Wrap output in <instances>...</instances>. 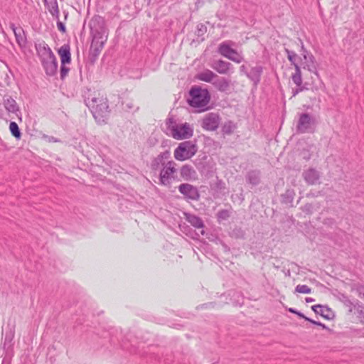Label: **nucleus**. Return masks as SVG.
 Segmentation results:
<instances>
[{"instance_id": "nucleus-17", "label": "nucleus", "mask_w": 364, "mask_h": 364, "mask_svg": "<svg viewBox=\"0 0 364 364\" xmlns=\"http://www.w3.org/2000/svg\"><path fill=\"white\" fill-rule=\"evenodd\" d=\"M213 85L221 92H227L230 87V80L225 77H215L212 82Z\"/></svg>"}, {"instance_id": "nucleus-4", "label": "nucleus", "mask_w": 364, "mask_h": 364, "mask_svg": "<svg viewBox=\"0 0 364 364\" xmlns=\"http://www.w3.org/2000/svg\"><path fill=\"white\" fill-rule=\"evenodd\" d=\"M197 151L196 143L192 141H185L180 143L174 150V158L178 161H183L193 157Z\"/></svg>"}, {"instance_id": "nucleus-47", "label": "nucleus", "mask_w": 364, "mask_h": 364, "mask_svg": "<svg viewBox=\"0 0 364 364\" xmlns=\"http://www.w3.org/2000/svg\"><path fill=\"white\" fill-rule=\"evenodd\" d=\"M305 300H306V303H311L315 301L314 299L311 298V297H306Z\"/></svg>"}, {"instance_id": "nucleus-5", "label": "nucleus", "mask_w": 364, "mask_h": 364, "mask_svg": "<svg viewBox=\"0 0 364 364\" xmlns=\"http://www.w3.org/2000/svg\"><path fill=\"white\" fill-rule=\"evenodd\" d=\"M316 121L308 113H301L296 124L297 133H312L314 132Z\"/></svg>"}, {"instance_id": "nucleus-27", "label": "nucleus", "mask_w": 364, "mask_h": 364, "mask_svg": "<svg viewBox=\"0 0 364 364\" xmlns=\"http://www.w3.org/2000/svg\"><path fill=\"white\" fill-rule=\"evenodd\" d=\"M295 72L291 75V80L296 86H300L302 84V75L299 66H296Z\"/></svg>"}, {"instance_id": "nucleus-45", "label": "nucleus", "mask_w": 364, "mask_h": 364, "mask_svg": "<svg viewBox=\"0 0 364 364\" xmlns=\"http://www.w3.org/2000/svg\"><path fill=\"white\" fill-rule=\"evenodd\" d=\"M123 105H124V107L128 110H132L134 108V105L132 102H124Z\"/></svg>"}, {"instance_id": "nucleus-35", "label": "nucleus", "mask_w": 364, "mask_h": 364, "mask_svg": "<svg viewBox=\"0 0 364 364\" xmlns=\"http://www.w3.org/2000/svg\"><path fill=\"white\" fill-rule=\"evenodd\" d=\"M207 31V27L203 24H198L197 26L196 34L198 36H203Z\"/></svg>"}, {"instance_id": "nucleus-31", "label": "nucleus", "mask_w": 364, "mask_h": 364, "mask_svg": "<svg viewBox=\"0 0 364 364\" xmlns=\"http://www.w3.org/2000/svg\"><path fill=\"white\" fill-rule=\"evenodd\" d=\"M48 11L56 19L59 18V9L58 2L56 1L50 3V5L48 7Z\"/></svg>"}, {"instance_id": "nucleus-16", "label": "nucleus", "mask_w": 364, "mask_h": 364, "mask_svg": "<svg viewBox=\"0 0 364 364\" xmlns=\"http://www.w3.org/2000/svg\"><path fill=\"white\" fill-rule=\"evenodd\" d=\"M263 73V67L261 65H256L250 69L247 75V77L257 86L260 80L261 76Z\"/></svg>"}, {"instance_id": "nucleus-10", "label": "nucleus", "mask_w": 364, "mask_h": 364, "mask_svg": "<svg viewBox=\"0 0 364 364\" xmlns=\"http://www.w3.org/2000/svg\"><path fill=\"white\" fill-rule=\"evenodd\" d=\"M90 27L92 35L107 36V29L105 26V20L100 16H95L91 19Z\"/></svg>"}, {"instance_id": "nucleus-33", "label": "nucleus", "mask_w": 364, "mask_h": 364, "mask_svg": "<svg viewBox=\"0 0 364 364\" xmlns=\"http://www.w3.org/2000/svg\"><path fill=\"white\" fill-rule=\"evenodd\" d=\"M295 292L300 294H310L311 289L305 284H299L295 288Z\"/></svg>"}, {"instance_id": "nucleus-37", "label": "nucleus", "mask_w": 364, "mask_h": 364, "mask_svg": "<svg viewBox=\"0 0 364 364\" xmlns=\"http://www.w3.org/2000/svg\"><path fill=\"white\" fill-rule=\"evenodd\" d=\"M313 208L314 207L312 204L306 203L301 208V210L306 214H311L313 213Z\"/></svg>"}, {"instance_id": "nucleus-15", "label": "nucleus", "mask_w": 364, "mask_h": 364, "mask_svg": "<svg viewBox=\"0 0 364 364\" xmlns=\"http://www.w3.org/2000/svg\"><path fill=\"white\" fill-rule=\"evenodd\" d=\"M303 177L309 185H314L318 181L320 174L315 168H311L304 171Z\"/></svg>"}, {"instance_id": "nucleus-6", "label": "nucleus", "mask_w": 364, "mask_h": 364, "mask_svg": "<svg viewBox=\"0 0 364 364\" xmlns=\"http://www.w3.org/2000/svg\"><path fill=\"white\" fill-rule=\"evenodd\" d=\"M234 43L231 41H226L221 43L218 46V53L223 57L240 63L243 60V57L236 50L231 48Z\"/></svg>"}, {"instance_id": "nucleus-21", "label": "nucleus", "mask_w": 364, "mask_h": 364, "mask_svg": "<svg viewBox=\"0 0 364 364\" xmlns=\"http://www.w3.org/2000/svg\"><path fill=\"white\" fill-rule=\"evenodd\" d=\"M58 54L60 57L61 64L70 63L71 61L70 48L68 44H64L58 50Z\"/></svg>"}, {"instance_id": "nucleus-12", "label": "nucleus", "mask_w": 364, "mask_h": 364, "mask_svg": "<svg viewBox=\"0 0 364 364\" xmlns=\"http://www.w3.org/2000/svg\"><path fill=\"white\" fill-rule=\"evenodd\" d=\"M211 68L221 75H228L233 70V65L223 60H216L210 64Z\"/></svg>"}, {"instance_id": "nucleus-18", "label": "nucleus", "mask_w": 364, "mask_h": 364, "mask_svg": "<svg viewBox=\"0 0 364 364\" xmlns=\"http://www.w3.org/2000/svg\"><path fill=\"white\" fill-rule=\"evenodd\" d=\"M180 174L185 181L195 180L197 176L196 171L193 167L188 164L182 166L180 170Z\"/></svg>"}, {"instance_id": "nucleus-7", "label": "nucleus", "mask_w": 364, "mask_h": 364, "mask_svg": "<svg viewBox=\"0 0 364 364\" xmlns=\"http://www.w3.org/2000/svg\"><path fill=\"white\" fill-rule=\"evenodd\" d=\"M172 136L178 140L188 139L193 136V130L190 124L185 123L181 125H173L171 127Z\"/></svg>"}, {"instance_id": "nucleus-32", "label": "nucleus", "mask_w": 364, "mask_h": 364, "mask_svg": "<svg viewBox=\"0 0 364 364\" xmlns=\"http://www.w3.org/2000/svg\"><path fill=\"white\" fill-rule=\"evenodd\" d=\"M294 191L292 189H288L285 191V193L282 196L283 198V202L287 203H291L294 199Z\"/></svg>"}, {"instance_id": "nucleus-36", "label": "nucleus", "mask_w": 364, "mask_h": 364, "mask_svg": "<svg viewBox=\"0 0 364 364\" xmlns=\"http://www.w3.org/2000/svg\"><path fill=\"white\" fill-rule=\"evenodd\" d=\"M69 70H70L69 68L66 67L65 64H61L60 73V78L62 80H63L67 76Z\"/></svg>"}, {"instance_id": "nucleus-11", "label": "nucleus", "mask_w": 364, "mask_h": 364, "mask_svg": "<svg viewBox=\"0 0 364 364\" xmlns=\"http://www.w3.org/2000/svg\"><path fill=\"white\" fill-rule=\"evenodd\" d=\"M178 191L187 200H198L200 198L198 188L191 184L182 183L178 186Z\"/></svg>"}, {"instance_id": "nucleus-2", "label": "nucleus", "mask_w": 364, "mask_h": 364, "mask_svg": "<svg viewBox=\"0 0 364 364\" xmlns=\"http://www.w3.org/2000/svg\"><path fill=\"white\" fill-rule=\"evenodd\" d=\"M36 48L46 75H54L57 72L58 62L51 49L45 43L36 45Z\"/></svg>"}, {"instance_id": "nucleus-22", "label": "nucleus", "mask_w": 364, "mask_h": 364, "mask_svg": "<svg viewBox=\"0 0 364 364\" xmlns=\"http://www.w3.org/2000/svg\"><path fill=\"white\" fill-rule=\"evenodd\" d=\"M218 75L213 71L206 69L197 74L196 78L205 82H213Z\"/></svg>"}, {"instance_id": "nucleus-30", "label": "nucleus", "mask_w": 364, "mask_h": 364, "mask_svg": "<svg viewBox=\"0 0 364 364\" xmlns=\"http://www.w3.org/2000/svg\"><path fill=\"white\" fill-rule=\"evenodd\" d=\"M235 129V125L233 122L229 121L225 122L222 127V132L225 134H231Z\"/></svg>"}, {"instance_id": "nucleus-39", "label": "nucleus", "mask_w": 364, "mask_h": 364, "mask_svg": "<svg viewBox=\"0 0 364 364\" xmlns=\"http://www.w3.org/2000/svg\"><path fill=\"white\" fill-rule=\"evenodd\" d=\"M305 320L309 321V322H310V323H313V324H314V325H316V326H321L322 328H323V329H326L327 328V327H326V326L325 324H323V323H321L319 321H314V320H313V319H311L310 318H305Z\"/></svg>"}, {"instance_id": "nucleus-26", "label": "nucleus", "mask_w": 364, "mask_h": 364, "mask_svg": "<svg viewBox=\"0 0 364 364\" xmlns=\"http://www.w3.org/2000/svg\"><path fill=\"white\" fill-rule=\"evenodd\" d=\"M92 41L91 45H92V46L104 47V45L107 40V36L92 35Z\"/></svg>"}, {"instance_id": "nucleus-29", "label": "nucleus", "mask_w": 364, "mask_h": 364, "mask_svg": "<svg viewBox=\"0 0 364 364\" xmlns=\"http://www.w3.org/2000/svg\"><path fill=\"white\" fill-rule=\"evenodd\" d=\"M9 129H10L11 134L14 137H16L18 139H19L21 138V133L20 132L18 124L15 122H11L10 123Z\"/></svg>"}, {"instance_id": "nucleus-40", "label": "nucleus", "mask_w": 364, "mask_h": 364, "mask_svg": "<svg viewBox=\"0 0 364 364\" xmlns=\"http://www.w3.org/2000/svg\"><path fill=\"white\" fill-rule=\"evenodd\" d=\"M288 311L292 314H296L298 316H299L300 318H302L304 319H305V318H307L306 316H304V314H302L301 312L296 310L295 309H293V308H289L288 309Z\"/></svg>"}, {"instance_id": "nucleus-48", "label": "nucleus", "mask_w": 364, "mask_h": 364, "mask_svg": "<svg viewBox=\"0 0 364 364\" xmlns=\"http://www.w3.org/2000/svg\"><path fill=\"white\" fill-rule=\"evenodd\" d=\"M200 232H201V235H203L205 234V231L203 230H202Z\"/></svg>"}, {"instance_id": "nucleus-8", "label": "nucleus", "mask_w": 364, "mask_h": 364, "mask_svg": "<svg viewBox=\"0 0 364 364\" xmlns=\"http://www.w3.org/2000/svg\"><path fill=\"white\" fill-rule=\"evenodd\" d=\"M176 163L173 161H168L161 170L159 174L160 183L164 186H169L173 174L176 171Z\"/></svg>"}, {"instance_id": "nucleus-42", "label": "nucleus", "mask_w": 364, "mask_h": 364, "mask_svg": "<svg viewBox=\"0 0 364 364\" xmlns=\"http://www.w3.org/2000/svg\"><path fill=\"white\" fill-rule=\"evenodd\" d=\"M358 317L360 318L361 322L364 323V307L363 306H359V308L358 309Z\"/></svg>"}, {"instance_id": "nucleus-41", "label": "nucleus", "mask_w": 364, "mask_h": 364, "mask_svg": "<svg viewBox=\"0 0 364 364\" xmlns=\"http://www.w3.org/2000/svg\"><path fill=\"white\" fill-rule=\"evenodd\" d=\"M58 21H57V27H58V29L62 32V33H65L66 31V28H65V26L64 25V23L63 22H61L59 18L57 19Z\"/></svg>"}, {"instance_id": "nucleus-28", "label": "nucleus", "mask_w": 364, "mask_h": 364, "mask_svg": "<svg viewBox=\"0 0 364 364\" xmlns=\"http://www.w3.org/2000/svg\"><path fill=\"white\" fill-rule=\"evenodd\" d=\"M284 51L287 55L288 60L290 61L291 64L294 65V68H296V66H299L296 63V59L298 58L297 54L288 48H285Z\"/></svg>"}, {"instance_id": "nucleus-44", "label": "nucleus", "mask_w": 364, "mask_h": 364, "mask_svg": "<svg viewBox=\"0 0 364 364\" xmlns=\"http://www.w3.org/2000/svg\"><path fill=\"white\" fill-rule=\"evenodd\" d=\"M218 216L220 218L225 219L227 218L229 215L228 210H223L218 213Z\"/></svg>"}, {"instance_id": "nucleus-43", "label": "nucleus", "mask_w": 364, "mask_h": 364, "mask_svg": "<svg viewBox=\"0 0 364 364\" xmlns=\"http://www.w3.org/2000/svg\"><path fill=\"white\" fill-rule=\"evenodd\" d=\"M358 296L364 301V286H360L357 289Z\"/></svg>"}, {"instance_id": "nucleus-13", "label": "nucleus", "mask_w": 364, "mask_h": 364, "mask_svg": "<svg viewBox=\"0 0 364 364\" xmlns=\"http://www.w3.org/2000/svg\"><path fill=\"white\" fill-rule=\"evenodd\" d=\"M301 50L303 51L302 55L304 59L305 60V65L304 66V69H307L311 73H313L318 75L317 73V68L316 63L315 61V58L311 53H309L308 51L305 49L303 43H301Z\"/></svg>"}, {"instance_id": "nucleus-9", "label": "nucleus", "mask_w": 364, "mask_h": 364, "mask_svg": "<svg viewBox=\"0 0 364 364\" xmlns=\"http://www.w3.org/2000/svg\"><path fill=\"white\" fill-rule=\"evenodd\" d=\"M220 118L216 113H208L202 119L201 127L208 131H215L218 128Z\"/></svg>"}, {"instance_id": "nucleus-1", "label": "nucleus", "mask_w": 364, "mask_h": 364, "mask_svg": "<svg viewBox=\"0 0 364 364\" xmlns=\"http://www.w3.org/2000/svg\"><path fill=\"white\" fill-rule=\"evenodd\" d=\"M85 102L97 123L107 122L110 114L107 97L99 92H91L88 90L85 94Z\"/></svg>"}, {"instance_id": "nucleus-46", "label": "nucleus", "mask_w": 364, "mask_h": 364, "mask_svg": "<svg viewBox=\"0 0 364 364\" xmlns=\"http://www.w3.org/2000/svg\"><path fill=\"white\" fill-rule=\"evenodd\" d=\"M240 72L241 73L245 74L247 77L249 73V72L247 71V68L245 65H242L240 67Z\"/></svg>"}, {"instance_id": "nucleus-20", "label": "nucleus", "mask_w": 364, "mask_h": 364, "mask_svg": "<svg viewBox=\"0 0 364 364\" xmlns=\"http://www.w3.org/2000/svg\"><path fill=\"white\" fill-rule=\"evenodd\" d=\"M311 309L315 312V314H319L326 319H330L333 316L332 311H331L330 308L326 306L317 304L312 306Z\"/></svg>"}, {"instance_id": "nucleus-14", "label": "nucleus", "mask_w": 364, "mask_h": 364, "mask_svg": "<svg viewBox=\"0 0 364 364\" xmlns=\"http://www.w3.org/2000/svg\"><path fill=\"white\" fill-rule=\"evenodd\" d=\"M3 103L7 112L16 114V116L21 119V113L16 100L9 95H5L3 99Z\"/></svg>"}, {"instance_id": "nucleus-24", "label": "nucleus", "mask_w": 364, "mask_h": 364, "mask_svg": "<svg viewBox=\"0 0 364 364\" xmlns=\"http://www.w3.org/2000/svg\"><path fill=\"white\" fill-rule=\"evenodd\" d=\"M186 220L196 228H203L204 223L200 218L191 213H185Z\"/></svg>"}, {"instance_id": "nucleus-23", "label": "nucleus", "mask_w": 364, "mask_h": 364, "mask_svg": "<svg viewBox=\"0 0 364 364\" xmlns=\"http://www.w3.org/2000/svg\"><path fill=\"white\" fill-rule=\"evenodd\" d=\"M170 157V152L168 151H164L159 154L157 157H156L151 163V167L154 170L158 169L160 164L166 165L164 163V160L167 159Z\"/></svg>"}, {"instance_id": "nucleus-34", "label": "nucleus", "mask_w": 364, "mask_h": 364, "mask_svg": "<svg viewBox=\"0 0 364 364\" xmlns=\"http://www.w3.org/2000/svg\"><path fill=\"white\" fill-rule=\"evenodd\" d=\"M102 48H103L102 47L92 46V45H91L90 46V53L93 57L96 58L99 55V54L100 53Z\"/></svg>"}, {"instance_id": "nucleus-3", "label": "nucleus", "mask_w": 364, "mask_h": 364, "mask_svg": "<svg viewBox=\"0 0 364 364\" xmlns=\"http://www.w3.org/2000/svg\"><path fill=\"white\" fill-rule=\"evenodd\" d=\"M210 100V95L207 89H203L199 86H193L189 91L188 102L190 106L205 111Z\"/></svg>"}, {"instance_id": "nucleus-49", "label": "nucleus", "mask_w": 364, "mask_h": 364, "mask_svg": "<svg viewBox=\"0 0 364 364\" xmlns=\"http://www.w3.org/2000/svg\"><path fill=\"white\" fill-rule=\"evenodd\" d=\"M208 1H212L213 0H208Z\"/></svg>"}, {"instance_id": "nucleus-38", "label": "nucleus", "mask_w": 364, "mask_h": 364, "mask_svg": "<svg viewBox=\"0 0 364 364\" xmlns=\"http://www.w3.org/2000/svg\"><path fill=\"white\" fill-rule=\"evenodd\" d=\"M306 90H308V88L303 84H301L300 86H296V88L293 90V91H292L293 96L294 97L296 95H298L299 92H303Z\"/></svg>"}, {"instance_id": "nucleus-25", "label": "nucleus", "mask_w": 364, "mask_h": 364, "mask_svg": "<svg viewBox=\"0 0 364 364\" xmlns=\"http://www.w3.org/2000/svg\"><path fill=\"white\" fill-rule=\"evenodd\" d=\"M246 180L247 183L252 186L258 185L260 182V171L257 170L248 171L246 175Z\"/></svg>"}, {"instance_id": "nucleus-19", "label": "nucleus", "mask_w": 364, "mask_h": 364, "mask_svg": "<svg viewBox=\"0 0 364 364\" xmlns=\"http://www.w3.org/2000/svg\"><path fill=\"white\" fill-rule=\"evenodd\" d=\"M11 28L15 35L16 43L20 47H24L26 45V38L22 28L16 27L14 23L11 25Z\"/></svg>"}]
</instances>
